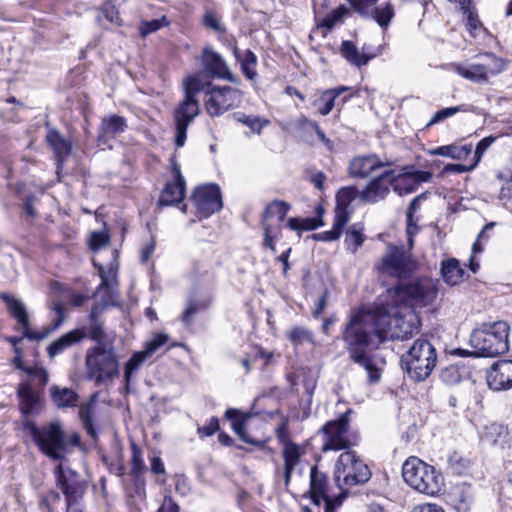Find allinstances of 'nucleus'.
Segmentation results:
<instances>
[{
    "label": "nucleus",
    "mask_w": 512,
    "mask_h": 512,
    "mask_svg": "<svg viewBox=\"0 0 512 512\" xmlns=\"http://www.w3.org/2000/svg\"><path fill=\"white\" fill-rule=\"evenodd\" d=\"M287 337L294 345H301L304 342L312 341V333L308 329L301 326L293 327L287 333Z\"/></svg>",
    "instance_id": "obj_49"
},
{
    "label": "nucleus",
    "mask_w": 512,
    "mask_h": 512,
    "mask_svg": "<svg viewBox=\"0 0 512 512\" xmlns=\"http://www.w3.org/2000/svg\"><path fill=\"white\" fill-rule=\"evenodd\" d=\"M202 63L205 70L212 76L238 84L239 79L229 70L222 56L212 50L205 48L202 55Z\"/></svg>",
    "instance_id": "obj_22"
},
{
    "label": "nucleus",
    "mask_w": 512,
    "mask_h": 512,
    "mask_svg": "<svg viewBox=\"0 0 512 512\" xmlns=\"http://www.w3.org/2000/svg\"><path fill=\"white\" fill-rule=\"evenodd\" d=\"M347 0L351 8L363 18L374 20L382 29H387L395 16V7L389 0Z\"/></svg>",
    "instance_id": "obj_15"
},
{
    "label": "nucleus",
    "mask_w": 512,
    "mask_h": 512,
    "mask_svg": "<svg viewBox=\"0 0 512 512\" xmlns=\"http://www.w3.org/2000/svg\"><path fill=\"white\" fill-rule=\"evenodd\" d=\"M27 378L21 382H29L33 389L42 391L48 382L47 371L39 366H30L26 369Z\"/></svg>",
    "instance_id": "obj_44"
},
{
    "label": "nucleus",
    "mask_w": 512,
    "mask_h": 512,
    "mask_svg": "<svg viewBox=\"0 0 512 512\" xmlns=\"http://www.w3.org/2000/svg\"><path fill=\"white\" fill-rule=\"evenodd\" d=\"M365 239L364 226L361 223H355L346 230L344 244L346 249L354 254Z\"/></svg>",
    "instance_id": "obj_40"
},
{
    "label": "nucleus",
    "mask_w": 512,
    "mask_h": 512,
    "mask_svg": "<svg viewBox=\"0 0 512 512\" xmlns=\"http://www.w3.org/2000/svg\"><path fill=\"white\" fill-rule=\"evenodd\" d=\"M476 166H474V163L470 166H466L463 164H447L444 167L443 172L444 173H465L473 170Z\"/></svg>",
    "instance_id": "obj_62"
},
{
    "label": "nucleus",
    "mask_w": 512,
    "mask_h": 512,
    "mask_svg": "<svg viewBox=\"0 0 512 512\" xmlns=\"http://www.w3.org/2000/svg\"><path fill=\"white\" fill-rule=\"evenodd\" d=\"M90 248L97 251L109 243V235L105 232L95 231L90 236Z\"/></svg>",
    "instance_id": "obj_57"
},
{
    "label": "nucleus",
    "mask_w": 512,
    "mask_h": 512,
    "mask_svg": "<svg viewBox=\"0 0 512 512\" xmlns=\"http://www.w3.org/2000/svg\"><path fill=\"white\" fill-rule=\"evenodd\" d=\"M375 268L380 273L402 279L409 277L417 269V263L404 247L388 245L386 254Z\"/></svg>",
    "instance_id": "obj_11"
},
{
    "label": "nucleus",
    "mask_w": 512,
    "mask_h": 512,
    "mask_svg": "<svg viewBox=\"0 0 512 512\" xmlns=\"http://www.w3.org/2000/svg\"><path fill=\"white\" fill-rule=\"evenodd\" d=\"M326 483V476L319 472L316 466L312 467L310 473V495L312 502L316 506L324 502L325 512H335V509L339 507L343 499L346 498V494L341 492L333 499L329 498L326 493Z\"/></svg>",
    "instance_id": "obj_18"
},
{
    "label": "nucleus",
    "mask_w": 512,
    "mask_h": 512,
    "mask_svg": "<svg viewBox=\"0 0 512 512\" xmlns=\"http://www.w3.org/2000/svg\"><path fill=\"white\" fill-rule=\"evenodd\" d=\"M391 186L393 187V170H386L367 183L360 191V198L366 203H377L389 194Z\"/></svg>",
    "instance_id": "obj_19"
},
{
    "label": "nucleus",
    "mask_w": 512,
    "mask_h": 512,
    "mask_svg": "<svg viewBox=\"0 0 512 512\" xmlns=\"http://www.w3.org/2000/svg\"><path fill=\"white\" fill-rule=\"evenodd\" d=\"M349 14L350 9L345 5H340L327 14V16L322 20L320 26L331 30L337 24L343 22Z\"/></svg>",
    "instance_id": "obj_45"
},
{
    "label": "nucleus",
    "mask_w": 512,
    "mask_h": 512,
    "mask_svg": "<svg viewBox=\"0 0 512 512\" xmlns=\"http://www.w3.org/2000/svg\"><path fill=\"white\" fill-rule=\"evenodd\" d=\"M426 199V193H422L416 196L409 204L406 218H407V228L406 233L408 236V243L410 248L413 246V237L419 231V227L417 225L418 218L414 217L415 212L420 208L421 201Z\"/></svg>",
    "instance_id": "obj_33"
},
{
    "label": "nucleus",
    "mask_w": 512,
    "mask_h": 512,
    "mask_svg": "<svg viewBox=\"0 0 512 512\" xmlns=\"http://www.w3.org/2000/svg\"><path fill=\"white\" fill-rule=\"evenodd\" d=\"M469 152L470 148H467L466 146L459 148L455 145H446L430 150L429 154L450 157L452 159H460L462 156L469 154Z\"/></svg>",
    "instance_id": "obj_47"
},
{
    "label": "nucleus",
    "mask_w": 512,
    "mask_h": 512,
    "mask_svg": "<svg viewBox=\"0 0 512 512\" xmlns=\"http://www.w3.org/2000/svg\"><path fill=\"white\" fill-rule=\"evenodd\" d=\"M497 137L490 135L480 140L476 146L474 153V166H477L480 162L483 154L486 150L496 141Z\"/></svg>",
    "instance_id": "obj_56"
},
{
    "label": "nucleus",
    "mask_w": 512,
    "mask_h": 512,
    "mask_svg": "<svg viewBox=\"0 0 512 512\" xmlns=\"http://www.w3.org/2000/svg\"><path fill=\"white\" fill-rule=\"evenodd\" d=\"M509 325L505 321L483 323L470 335V346L474 354L481 357H495L509 350Z\"/></svg>",
    "instance_id": "obj_4"
},
{
    "label": "nucleus",
    "mask_w": 512,
    "mask_h": 512,
    "mask_svg": "<svg viewBox=\"0 0 512 512\" xmlns=\"http://www.w3.org/2000/svg\"><path fill=\"white\" fill-rule=\"evenodd\" d=\"M466 111L463 109V106H455V107H447L437 111L431 120L428 122L427 126H432L437 124L448 117L455 115L457 112Z\"/></svg>",
    "instance_id": "obj_54"
},
{
    "label": "nucleus",
    "mask_w": 512,
    "mask_h": 512,
    "mask_svg": "<svg viewBox=\"0 0 512 512\" xmlns=\"http://www.w3.org/2000/svg\"><path fill=\"white\" fill-rule=\"evenodd\" d=\"M17 393L20 400V410L24 415L36 414L40 411V391L33 389L29 382H21Z\"/></svg>",
    "instance_id": "obj_25"
},
{
    "label": "nucleus",
    "mask_w": 512,
    "mask_h": 512,
    "mask_svg": "<svg viewBox=\"0 0 512 512\" xmlns=\"http://www.w3.org/2000/svg\"><path fill=\"white\" fill-rule=\"evenodd\" d=\"M132 452V471L135 473L141 472L145 468L142 453L136 445H132Z\"/></svg>",
    "instance_id": "obj_60"
},
{
    "label": "nucleus",
    "mask_w": 512,
    "mask_h": 512,
    "mask_svg": "<svg viewBox=\"0 0 512 512\" xmlns=\"http://www.w3.org/2000/svg\"><path fill=\"white\" fill-rule=\"evenodd\" d=\"M404 172L395 175L393 171V190L400 196L410 194L418 188L413 177L410 176L408 167H405Z\"/></svg>",
    "instance_id": "obj_41"
},
{
    "label": "nucleus",
    "mask_w": 512,
    "mask_h": 512,
    "mask_svg": "<svg viewBox=\"0 0 512 512\" xmlns=\"http://www.w3.org/2000/svg\"><path fill=\"white\" fill-rule=\"evenodd\" d=\"M97 395L93 394L89 401L79 407V418L83 424L84 429L89 436L93 439L97 438V432L93 425L94 406L96 403Z\"/></svg>",
    "instance_id": "obj_38"
},
{
    "label": "nucleus",
    "mask_w": 512,
    "mask_h": 512,
    "mask_svg": "<svg viewBox=\"0 0 512 512\" xmlns=\"http://www.w3.org/2000/svg\"><path fill=\"white\" fill-rule=\"evenodd\" d=\"M452 499L458 512H469L474 499L471 486L467 484L457 486L452 493Z\"/></svg>",
    "instance_id": "obj_34"
},
{
    "label": "nucleus",
    "mask_w": 512,
    "mask_h": 512,
    "mask_svg": "<svg viewBox=\"0 0 512 512\" xmlns=\"http://www.w3.org/2000/svg\"><path fill=\"white\" fill-rule=\"evenodd\" d=\"M237 121L249 127L252 132L257 134H260L262 129L270 124V121L266 118L256 115H246L243 113H239L237 115Z\"/></svg>",
    "instance_id": "obj_46"
},
{
    "label": "nucleus",
    "mask_w": 512,
    "mask_h": 512,
    "mask_svg": "<svg viewBox=\"0 0 512 512\" xmlns=\"http://www.w3.org/2000/svg\"><path fill=\"white\" fill-rule=\"evenodd\" d=\"M290 209L284 201H273L266 206L262 217L264 228V245L272 252L276 251L275 241L279 239L281 224Z\"/></svg>",
    "instance_id": "obj_16"
},
{
    "label": "nucleus",
    "mask_w": 512,
    "mask_h": 512,
    "mask_svg": "<svg viewBox=\"0 0 512 512\" xmlns=\"http://www.w3.org/2000/svg\"><path fill=\"white\" fill-rule=\"evenodd\" d=\"M148 357L150 356L146 354L145 350L136 352L132 355L125 365L124 377L126 382L130 381L133 372H135Z\"/></svg>",
    "instance_id": "obj_48"
},
{
    "label": "nucleus",
    "mask_w": 512,
    "mask_h": 512,
    "mask_svg": "<svg viewBox=\"0 0 512 512\" xmlns=\"http://www.w3.org/2000/svg\"><path fill=\"white\" fill-rule=\"evenodd\" d=\"M174 181L166 184L160 198L159 205L169 206L181 202L185 196V180L181 174L180 168L174 166Z\"/></svg>",
    "instance_id": "obj_24"
},
{
    "label": "nucleus",
    "mask_w": 512,
    "mask_h": 512,
    "mask_svg": "<svg viewBox=\"0 0 512 512\" xmlns=\"http://www.w3.org/2000/svg\"><path fill=\"white\" fill-rule=\"evenodd\" d=\"M55 477L57 487L65 496L67 512H82L80 502L85 488L79 475L72 469L59 464L55 468Z\"/></svg>",
    "instance_id": "obj_12"
},
{
    "label": "nucleus",
    "mask_w": 512,
    "mask_h": 512,
    "mask_svg": "<svg viewBox=\"0 0 512 512\" xmlns=\"http://www.w3.org/2000/svg\"><path fill=\"white\" fill-rule=\"evenodd\" d=\"M46 139L59 161H62L70 154L72 149L71 142L65 139L57 130L49 131Z\"/></svg>",
    "instance_id": "obj_37"
},
{
    "label": "nucleus",
    "mask_w": 512,
    "mask_h": 512,
    "mask_svg": "<svg viewBox=\"0 0 512 512\" xmlns=\"http://www.w3.org/2000/svg\"><path fill=\"white\" fill-rule=\"evenodd\" d=\"M127 128V123L124 117L118 115H111L102 119L100 130L102 137H114Z\"/></svg>",
    "instance_id": "obj_39"
},
{
    "label": "nucleus",
    "mask_w": 512,
    "mask_h": 512,
    "mask_svg": "<svg viewBox=\"0 0 512 512\" xmlns=\"http://www.w3.org/2000/svg\"><path fill=\"white\" fill-rule=\"evenodd\" d=\"M504 69V61L493 53H484L479 55L475 62L467 65L458 64L455 67L461 77L477 83L487 82L490 77L498 75Z\"/></svg>",
    "instance_id": "obj_10"
},
{
    "label": "nucleus",
    "mask_w": 512,
    "mask_h": 512,
    "mask_svg": "<svg viewBox=\"0 0 512 512\" xmlns=\"http://www.w3.org/2000/svg\"><path fill=\"white\" fill-rule=\"evenodd\" d=\"M191 201L200 218H208L222 208L220 188L215 184L197 187L192 194Z\"/></svg>",
    "instance_id": "obj_17"
},
{
    "label": "nucleus",
    "mask_w": 512,
    "mask_h": 512,
    "mask_svg": "<svg viewBox=\"0 0 512 512\" xmlns=\"http://www.w3.org/2000/svg\"><path fill=\"white\" fill-rule=\"evenodd\" d=\"M419 332V320L410 307H404L391 313L384 306L374 310H358L346 324L342 339L350 359L362 366L371 383L379 381L381 369L385 364L378 355H369L365 348L372 343L373 336L380 342L387 339L407 340Z\"/></svg>",
    "instance_id": "obj_1"
},
{
    "label": "nucleus",
    "mask_w": 512,
    "mask_h": 512,
    "mask_svg": "<svg viewBox=\"0 0 512 512\" xmlns=\"http://www.w3.org/2000/svg\"><path fill=\"white\" fill-rule=\"evenodd\" d=\"M402 477L412 489L431 496L438 494L444 485L442 474L415 456L403 463Z\"/></svg>",
    "instance_id": "obj_6"
},
{
    "label": "nucleus",
    "mask_w": 512,
    "mask_h": 512,
    "mask_svg": "<svg viewBox=\"0 0 512 512\" xmlns=\"http://www.w3.org/2000/svg\"><path fill=\"white\" fill-rule=\"evenodd\" d=\"M390 165V162L382 161L376 154L356 156L349 163L348 173L352 178L366 179L378 169Z\"/></svg>",
    "instance_id": "obj_21"
},
{
    "label": "nucleus",
    "mask_w": 512,
    "mask_h": 512,
    "mask_svg": "<svg viewBox=\"0 0 512 512\" xmlns=\"http://www.w3.org/2000/svg\"><path fill=\"white\" fill-rule=\"evenodd\" d=\"M371 472L364 461L353 450L340 454L335 464L334 480L342 493L348 494V488L366 483Z\"/></svg>",
    "instance_id": "obj_8"
},
{
    "label": "nucleus",
    "mask_w": 512,
    "mask_h": 512,
    "mask_svg": "<svg viewBox=\"0 0 512 512\" xmlns=\"http://www.w3.org/2000/svg\"><path fill=\"white\" fill-rule=\"evenodd\" d=\"M85 365L89 379L102 384L119 375V359L111 345L97 344L86 352Z\"/></svg>",
    "instance_id": "obj_7"
},
{
    "label": "nucleus",
    "mask_w": 512,
    "mask_h": 512,
    "mask_svg": "<svg viewBox=\"0 0 512 512\" xmlns=\"http://www.w3.org/2000/svg\"><path fill=\"white\" fill-rule=\"evenodd\" d=\"M219 429V422L217 418H211L207 424L198 427V434L201 437H209Z\"/></svg>",
    "instance_id": "obj_59"
},
{
    "label": "nucleus",
    "mask_w": 512,
    "mask_h": 512,
    "mask_svg": "<svg viewBox=\"0 0 512 512\" xmlns=\"http://www.w3.org/2000/svg\"><path fill=\"white\" fill-rule=\"evenodd\" d=\"M438 361V353L434 345L425 338H418L401 356V367L415 381L427 379Z\"/></svg>",
    "instance_id": "obj_5"
},
{
    "label": "nucleus",
    "mask_w": 512,
    "mask_h": 512,
    "mask_svg": "<svg viewBox=\"0 0 512 512\" xmlns=\"http://www.w3.org/2000/svg\"><path fill=\"white\" fill-rule=\"evenodd\" d=\"M323 225L322 220L316 217L297 218L291 217L287 220L286 227L296 231L299 235L303 231H312Z\"/></svg>",
    "instance_id": "obj_43"
},
{
    "label": "nucleus",
    "mask_w": 512,
    "mask_h": 512,
    "mask_svg": "<svg viewBox=\"0 0 512 512\" xmlns=\"http://www.w3.org/2000/svg\"><path fill=\"white\" fill-rule=\"evenodd\" d=\"M184 97L176 106L173 118L175 123V145L183 147L187 129L200 113L197 95L205 94L204 106L211 117H218L236 107L242 100V92L230 86L213 85L204 73L186 76L182 81Z\"/></svg>",
    "instance_id": "obj_2"
},
{
    "label": "nucleus",
    "mask_w": 512,
    "mask_h": 512,
    "mask_svg": "<svg viewBox=\"0 0 512 512\" xmlns=\"http://www.w3.org/2000/svg\"><path fill=\"white\" fill-rule=\"evenodd\" d=\"M350 89L351 88L348 86H339L337 88L320 91L314 94L312 105L322 116H326L332 111L336 98Z\"/></svg>",
    "instance_id": "obj_26"
},
{
    "label": "nucleus",
    "mask_w": 512,
    "mask_h": 512,
    "mask_svg": "<svg viewBox=\"0 0 512 512\" xmlns=\"http://www.w3.org/2000/svg\"><path fill=\"white\" fill-rule=\"evenodd\" d=\"M350 410L343 413L338 419L328 421L322 427L324 443L322 451L328 450H350L356 444V440H351L349 436V414Z\"/></svg>",
    "instance_id": "obj_14"
},
{
    "label": "nucleus",
    "mask_w": 512,
    "mask_h": 512,
    "mask_svg": "<svg viewBox=\"0 0 512 512\" xmlns=\"http://www.w3.org/2000/svg\"><path fill=\"white\" fill-rule=\"evenodd\" d=\"M207 307L208 303H198L190 301L182 315L183 323L187 326H190L193 322V316L197 314L200 310L206 309Z\"/></svg>",
    "instance_id": "obj_53"
},
{
    "label": "nucleus",
    "mask_w": 512,
    "mask_h": 512,
    "mask_svg": "<svg viewBox=\"0 0 512 512\" xmlns=\"http://www.w3.org/2000/svg\"><path fill=\"white\" fill-rule=\"evenodd\" d=\"M30 433L39 450L53 460L63 459L69 447L80 445L79 434L65 432L60 421H52L39 428L32 426Z\"/></svg>",
    "instance_id": "obj_3"
},
{
    "label": "nucleus",
    "mask_w": 512,
    "mask_h": 512,
    "mask_svg": "<svg viewBox=\"0 0 512 512\" xmlns=\"http://www.w3.org/2000/svg\"><path fill=\"white\" fill-rule=\"evenodd\" d=\"M411 512H445L443 508L436 504L425 503L417 505Z\"/></svg>",
    "instance_id": "obj_64"
},
{
    "label": "nucleus",
    "mask_w": 512,
    "mask_h": 512,
    "mask_svg": "<svg viewBox=\"0 0 512 512\" xmlns=\"http://www.w3.org/2000/svg\"><path fill=\"white\" fill-rule=\"evenodd\" d=\"M507 437V431L506 429L497 424H492L489 427L488 432L486 433V440L491 442L492 444H502Z\"/></svg>",
    "instance_id": "obj_52"
},
{
    "label": "nucleus",
    "mask_w": 512,
    "mask_h": 512,
    "mask_svg": "<svg viewBox=\"0 0 512 512\" xmlns=\"http://www.w3.org/2000/svg\"><path fill=\"white\" fill-rule=\"evenodd\" d=\"M441 273L443 280L453 286L463 280L465 271L459 261L452 258L442 262Z\"/></svg>",
    "instance_id": "obj_36"
},
{
    "label": "nucleus",
    "mask_w": 512,
    "mask_h": 512,
    "mask_svg": "<svg viewBox=\"0 0 512 512\" xmlns=\"http://www.w3.org/2000/svg\"><path fill=\"white\" fill-rule=\"evenodd\" d=\"M100 278L101 284L97 289V294L101 295L102 304L93 306L90 311L89 336L97 344H105L103 342L105 338V331L102 322L99 320V316L102 313L104 307L108 305H115L117 276L113 272L105 274L101 268Z\"/></svg>",
    "instance_id": "obj_9"
},
{
    "label": "nucleus",
    "mask_w": 512,
    "mask_h": 512,
    "mask_svg": "<svg viewBox=\"0 0 512 512\" xmlns=\"http://www.w3.org/2000/svg\"><path fill=\"white\" fill-rule=\"evenodd\" d=\"M169 336L165 333H156L153 338L146 344L145 351L149 356L153 355L160 347L166 344Z\"/></svg>",
    "instance_id": "obj_55"
},
{
    "label": "nucleus",
    "mask_w": 512,
    "mask_h": 512,
    "mask_svg": "<svg viewBox=\"0 0 512 512\" xmlns=\"http://www.w3.org/2000/svg\"><path fill=\"white\" fill-rule=\"evenodd\" d=\"M168 25L165 17L161 19H154L151 21H142L139 27L140 35L146 37L147 35L158 31L163 26Z\"/></svg>",
    "instance_id": "obj_51"
},
{
    "label": "nucleus",
    "mask_w": 512,
    "mask_h": 512,
    "mask_svg": "<svg viewBox=\"0 0 512 512\" xmlns=\"http://www.w3.org/2000/svg\"><path fill=\"white\" fill-rule=\"evenodd\" d=\"M347 215L340 211L337 215H334L333 227L331 230L315 233L312 238L317 241L330 242L340 238L344 227L348 223Z\"/></svg>",
    "instance_id": "obj_32"
},
{
    "label": "nucleus",
    "mask_w": 512,
    "mask_h": 512,
    "mask_svg": "<svg viewBox=\"0 0 512 512\" xmlns=\"http://www.w3.org/2000/svg\"><path fill=\"white\" fill-rule=\"evenodd\" d=\"M86 337L87 330L84 327L69 331L49 345L48 354L51 358H53L56 355L62 353L65 349L80 343Z\"/></svg>",
    "instance_id": "obj_27"
},
{
    "label": "nucleus",
    "mask_w": 512,
    "mask_h": 512,
    "mask_svg": "<svg viewBox=\"0 0 512 512\" xmlns=\"http://www.w3.org/2000/svg\"><path fill=\"white\" fill-rule=\"evenodd\" d=\"M397 296L408 303L407 307H425L431 305L437 297V288L431 279H417L399 284Z\"/></svg>",
    "instance_id": "obj_13"
},
{
    "label": "nucleus",
    "mask_w": 512,
    "mask_h": 512,
    "mask_svg": "<svg viewBox=\"0 0 512 512\" xmlns=\"http://www.w3.org/2000/svg\"><path fill=\"white\" fill-rule=\"evenodd\" d=\"M157 512H179V506L170 495H166Z\"/></svg>",
    "instance_id": "obj_61"
},
{
    "label": "nucleus",
    "mask_w": 512,
    "mask_h": 512,
    "mask_svg": "<svg viewBox=\"0 0 512 512\" xmlns=\"http://www.w3.org/2000/svg\"><path fill=\"white\" fill-rule=\"evenodd\" d=\"M225 416L232 420V428L234 432L239 436L241 440L246 443L263 447L265 445V441L257 440L251 438L246 432V421L248 420V415H242L237 409H228L225 413Z\"/></svg>",
    "instance_id": "obj_29"
},
{
    "label": "nucleus",
    "mask_w": 512,
    "mask_h": 512,
    "mask_svg": "<svg viewBox=\"0 0 512 512\" xmlns=\"http://www.w3.org/2000/svg\"><path fill=\"white\" fill-rule=\"evenodd\" d=\"M342 56L351 64L361 67L366 65L371 57L361 54L358 48L351 41H343L341 44Z\"/></svg>",
    "instance_id": "obj_42"
},
{
    "label": "nucleus",
    "mask_w": 512,
    "mask_h": 512,
    "mask_svg": "<svg viewBox=\"0 0 512 512\" xmlns=\"http://www.w3.org/2000/svg\"><path fill=\"white\" fill-rule=\"evenodd\" d=\"M50 394L53 403L61 409L76 406L79 399L74 390L56 385L50 387Z\"/></svg>",
    "instance_id": "obj_30"
},
{
    "label": "nucleus",
    "mask_w": 512,
    "mask_h": 512,
    "mask_svg": "<svg viewBox=\"0 0 512 512\" xmlns=\"http://www.w3.org/2000/svg\"><path fill=\"white\" fill-rule=\"evenodd\" d=\"M460 369L457 365H449L441 370L440 378L447 385H455L461 380Z\"/></svg>",
    "instance_id": "obj_50"
},
{
    "label": "nucleus",
    "mask_w": 512,
    "mask_h": 512,
    "mask_svg": "<svg viewBox=\"0 0 512 512\" xmlns=\"http://www.w3.org/2000/svg\"><path fill=\"white\" fill-rule=\"evenodd\" d=\"M104 17L112 24H120V17L116 7L111 2H106L102 6Z\"/></svg>",
    "instance_id": "obj_58"
},
{
    "label": "nucleus",
    "mask_w": 512,
    "mask_h": 512,
    "mask_svg": "<svg viewBox=\"0 0 512 512\" xmlns=\"http://www.w3.org/2000/svg\"><path fill=\"white\" fill-rule=\"evenodd\" d=\"M233 54L236 60L240 63L241 70L245 77L250 81H254L257 77L256 55L251 50H245L243 53H241L236 46L233 48Z\"/></svg>",
    "instance_id": "obj_31"
},
{
    "label": "nucleus",
    "mask_w": 512,
    "mask_h": 512,
    "mask_svg": "<svg viewBox=\"0 0 512 512\" xmlns=\"http://www.w3.org/2000/svg\"><path fill=\"white\" fill-rule=\"evenodd\" d=\"M1 299L6 303L9 312L17 320L23 330V336L31 340H40L45 338L46 334L32 332L29 327V318L25 305L17 298L2 294Z\"/></svg>",
    "instance_id": "obj_23"
},
{
    "label": "nucleus",
    "mask_w": 512,
    "mask_h": 512,
    "mask_svg": "<svg viewBox=\"0 0 512 512\" xmlns=\"http://www.w3.org/2000/svg\"><path fill=\"white\" fill-rule=\"evenodd\" d=\"M489 388L494 391H505L512 388V360L495 362L486 373Z\"/></svg>",
    "instance_id": "obj_20"
},
{
    "label": "nucleus",
    "mask_w": 512,
    "mask_h": 512,
    "mask_svg": "<svg viewBox=\"0 0 512 512\" xmlns=\"http://www.w3.org/2000/svg\"><path fill=\"white\" fill-rule=\"evenodd\" d=\"M358 194L360 195V192L358 191L356 186H347L339 189V191L336 194V207L334 211L335 215H337L338 212L342 211L347 215L349 221L351 215V212L349 211V206Z\"/></svg>",
    "instance_id": "obj_35"
},
{
    "label": "nucleus",
    "mask_w": 512,
    "mask_h": 512,
    "mask_svg": "<svg viewBox=\"0 0 512 512\" xmlns=\"http://www.w3.org/2000/svg\"><path fill=\"white\" fill-rule=\"evenodd\" d=\"M409 174L416 182V185L419 186L421 183L428 182L432 178V173L428 171H414Z\"/></svg>",
    "instance_id": "obj_63"
},
{
    "label": "nucleus",
    "mask_w": 512,
    "mask_h": 512,
    "mask_svg": "<svg viewBox=\"0 0 512 512\" xmlns=\"http://www.w3.org/2000/svg\"><path fill=\"white\" fill-rule=\"evenodd\" d=\"M282 456L284 459V482L285 486H288L293 472L300 464V447L289 440H284Z\"/></svg>",
    "instance_id": "obj_28"
}]
</instances>
